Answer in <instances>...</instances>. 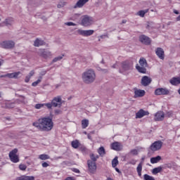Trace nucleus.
I'll return each instance as SVG.
<instances>
[{"instance_id":"nucleus-1","label":"nucleus","mask_w":180,"mask_h":180,"mask_svg":"<svg viewBox=\"0 0 180 180\" xmlns=\"http://www.w3.org/2000/svg\"><path fill=\"white\" fill-rule=\"evenodd\" d=\"M32 125L40 131H50L54 127L53 120L49 117H44L34 122Z\"/></svg>"},{"instance_id":"nucleus-2","label":"nucleus","mask_w":180,"mask_h":180,"mask_svg":"<svg viewBox=\"0 0 180 180\" xmlns=\"http://www.w3.org/2000/svg\"><path fill=\"white\" fill-rule=\"evenodd\" d=\"M82 78L84 84H92L96 78V75H95V72L93 70L90 69L82 73Z\"/></svg>"},{"instance_id":"nucleus-3","label":"nucleus","mask_w":180,"mask_h":180,"mask_svg":"<svg viewBox=\"0 0 180 180\" xmlns=\"http://www.w3.org/2000/svg\"><path fill=\"white\" fill-rule=\"evenodd\" d=\"M81 25L84 26V27H88L89 26L94 25V18H92V17H89V15L82 16Z\"/></svg>"},{"instance_id":"nucleus-4","label":"nucleus","mask_w":180,"mask_h":180,"mask_svg":"<svg viewBox=\"0 0 180 180\" xmlns=\"http://www.w3.org/2000/svg\"><path fill=\"white\" fill-rule=\"evenodd\" d=\"M131 70H133V62L125 61L122 63L120 72H127V71H131Z\"/></svg>"},{"instance_id":"nucleus-5","label":"nucleus","mask_w":180,"mask_h":180,"mask_svg":"<svg viewBox=\"0 0 180 180\" xmlns=\"http://www.w3.org/2000/svg\"><path fill=\"white\" fill-rule=\"evenodd\" d=\"M8 157L12 162H19V155H18V149L15 148L9 153Z\"/></svg>"},{"instance_id":"nucleus-6","label":"nucleus","mask_w":180,"mask_h":180,"mask_svg":"<svg viewBox=\"0 0 180 180\" xmlns=\"http://www.w3.org/2000/svg\"><path fill=\"white\" fill-rule=\"evenodd\" d=\"M162 147V142L161 141H158L152 143L150 148L151 151H158V150H161Z\"/></svg>"},{"instance_id":"nucleus-7","label":"nucleus","mask_w":180,"mask_h":180,"mask_svg":"<svg viewBox=\"0 0 180 180\" xmlns=\"http://www.w3.org/2000/svg\"><path fill=\"white\" fill-rule=\"evenodd\" d=\"M1 46L3 49H11L15 47V42L13 41H4L1 43Z\"/></svg>"},{"instance_id":"nucleus-8","label":"nucleus","mask_w":180,"mask_h":180,"mask_svg":"<svg viewBox=\"0 0 180 180\" xmlns=\"http://www.w3.org/2000/svg\"><path fill=\"white\" fill-rule=\"evenodd\" d=\"M87 165L89 172L91 174L96 172V162H92V160H89L87 161Z\"/></svg>"},{"instance_id":"nucleus-9","label":"nucleus","mask_w":180,"mask_h":180,"mask_svg":"<svg viewBox=\"0 0 180 180\" xmlns=\"http://www.w3.org/2000/svg\"><path fill=\"white\" fill-rule=\"evenodd\" d=\"M95 31L92 30H77L78 34H80L81 36H84L86 37H88V36H92L94 34Z\"/></svg>"},{"instance_id":"nucleus-10","label":"nucleus","mask_w":180,"mask_h":180,"mask_svg":"<svg viewBox=\"0 0 180 180\" xmlns=\"http://www.w3.org/2000/svg\"><path fill=\"white\" fill-rule=\"evenodd\" d=\"M151 81L153 80L150 77H148V76H143L141 79V84L143 86H148V85L151 84Z\"/></svg>"},{"instance_id":"nucleus-11","label":"nucleus","mask_w":180,"mask_h":180,"mask_svg":"<svg viewBox=\"0 0 180 180\" xmlns=\"http://www.w3.org/2000/svg\"><path fill=\"white\" fill-rule=\"evenodd\" d=\"M149 115H150V112H148V111H146L143 109H141L136 114V118L141 119V117H144V116H148Z\"/></svg>"},{"instance_id":"nucleus-12","label":"nucleus","mask_w":180,"mask_h":180,"mask_svg":"<svg viewBox=\"0 0 180 180\" xmlns=\"http://www.w3.org/2000/svg\"><path fill=\"white\" fill-rule=\"evenodd\" d=\"M164 117H165V115L162 111H159L155 114V120L156 122L164 120Z\"/></svg>"},{"instance_id":"nucleus-13","label":"nucleus","mask_w":180,"mask_h":180,"mask_svg":"<svg viewBox=\"0 0 180 180\" xmlns=\"http://www.w3.org/2000/svg\"><path fill=\"white\" fill-rule=\"evenodd\" d=\"M62 103H62L61 97H60V96L55 97L52 100V105L55 108H57V106H61Z\"/></svg>"},{"instance_id":"nucleus-14","label":"nucleus","mask_w":180,"mask_h":180,"mask_svg":"<svg viewBox=\"0 0 180 180\" xmlns=\"http://www.w3.org/2000/svg\"><path fill=\"white\" fill-rule=\"evenodd\" d=\"M20 75V72H16L13 73H8L4 75H1V78H18Z\"/></svg>"},{"instance_id":"nucleus-15","label":"nucleus","mask_w":180,"mask_h":180,"mask_svg":"<svg viewBox=\"0 0 180 180\" xmlns=\"http://www.w3.org/2000/svg\"><path fill=\"white\" fill-rule=\"evenodd\" d=\"M155 95H168L169 94V91L166 89H157L155 91Z\"/></svg>"},{"instance_id":"nucleus-16","label":"nucleus","mask_w":180,"mask_h":180,"mask_svg":"<svg viewBox=\"0 0 180 180\" xmlns=\"http://www.w3.org/2000/svg\"><path fill=\"white\" fill-rule=\"evenodd\" d=\"M39 54L40 56L44 57V58H48V57H51L52 56L51 52H50V51H46L44 49H40Z\"/></svg>"},{"instance_id":"nucleus-17","label":"nucleus","mask_w":180,"mask_h":180,"mask_svg":"<svg viewBox=\"0 0 180 180\" xmlns=\"http://www.w3.org/2000/svg\"><path fill=\"white\" fill-rule=\"evenodd\" d=\"M146 95V91L141 89H135L134 91V98H142Z\"/></svg>"},{"instance_id":"nucleus-18","label":"nucleus","mask_w":180,"mask_h":180,"mask_svg":"<svg viewBox=\"0 0 180 180\" xmlns=\"http://www.w3.org/2000/svg\"><path fill=\"white\" fill-rule=\"evenodd\" d=\"M139 40L143 44H150L151 43V40L150 39V38H148L146 35H141L139 37Z\"/></svg>"},{"instance_id":"nucleus-19","label":"nucleus","mask_w":180,"mask_h":180,"mask_svg":"<svg viewBox=\"0 0 180 180\" xmlns=\"http://www.w3.org/2000/svg\"><path fill=\"white\" fill-rule=\"evenodd\" d=\"M111 148L115 151H120L122 150V144L119 142H115L111 144Z\"/></svg>"},{"instance_id":"nucleus-20","label":"nucleus","mask_w":180,"mask_h":180,"mask_svg":"<svg viewBox=\"0 0 180 180\" xmlns=\"http://www.w3.org/2000/svg\"><path fill=\"white\" fill-rule=\"evenodd\" d=\"M156 54L160 60H164L165 54H164V49L162 48H158L156 49Z\"/></svg>"},{"instance_id":"nucleus-21","label":"nucleus","mask_w":180,"mask_h":180,"mask_svg":"<svg viewBox=\"0 0 180 180\" xmlns=\"http://www.w3.org/2000/svg\"><path fill=\"white\" fill-rule=\"evenodd\" d=\"M89 0H79L76 5L75 6V8H82V6H84L86 2H89Z\"/></svg>"},{"instance_id":"nucleus-22","label":"nucleus","mask_w":180,"mask_h":180,"mask_svg":"<svg viewBox=\"0 0 180 180\" xmlns=\"http://www.w3.org/2000/svg\"><path fill=\"white\" fill-rule=\"evenodd\" d=\"M34 46L35 47H39L40 46H44V41L37 39L34 42Z\"/></svg>"},{"instance_id":"nucleus-23","label":"nucleus","mask_w":180,"mask_h":180,"mask_svg":"<svg viewBox=\"0 0 180 180\" xmlns=\"http://www.w3.org/2000/svg\"><path fill=\"white\" fill-rule=\"evenodd\" d=\"M136 70L139 71V72H141L142 74H146L147 70L146 69V67H143V66H139V65H137L136 66Z\"/></svg>"},{"instance_id":"nucleus-24","label":"nucleus","mask_w":180,"mask_h":180,"mask_svg":"<svg viewBox=\"0 0 180 180\" xmlns=\"http://www.w3.org/2000/svg\"><path fill=\"white\" fill-rule=\"evenodd\" d=\"M16 180H34V177L29 176H22L17 178Z\"/></svg>"},{"instance_id":"nucleus-25","label":"nucleus","mask_w":180,"mask_h":180,"mask_svg":"<svg viewBox=\"0 0 180 180\" xmlns=\"http://www.w3.org/2000/svg\"><path fill=\"white\" fill-rule=\"evenodd\" d=\"M89 126V120L85 119L82 120V129H86Z\"/></svg>"},{"instance_id":"nucleus-26","label":"nucleus","mask_w":180,"mask_h":180,"mask_svg":"<svg viewBox=\"0 0 180 180\" xmlns=\"http://www.w3.org/2000/svg\"><path fill=\"white\" fill-rule=\"evenodd\" d=\"M159 161H161L160 156H157V157L150 158L151 164H157V162H159Z\"/></svg>"},{"instance_id":"nucleus-27","label":"nucleus","mask_w":180,"mask_h":180,"mask_svg":"<svg viewBox=\"0 0 180 180\" xmlns=\"http://www.w3.org/2000/svg\"><path fill=\"white\" fill-rule=\"evenodd\" d=\"M98 153L99 155H101V157H103V155H105V154H106V151L105 150V148H103V146L100 147L98 149Z\"/></svg>"},{"instance_id":"nucleus-28","label":"nucleus","mask_w":180,"mask_h":180,"mask_svg":"<svg viewBox=\"0 0 180 180\" xmlns=\"http://www.w3.org/2000/svg\"><path fill=\"white\" fill-rule=\"evenodd\" d=\"M141 67H147V60L144 58H141L139 60Z\"/></svg>"},{"instance_id":"nucleus-29","label":"nucleus","mask_w":180,"mask_h":180,"mask_svg":"<svg viewBox=\"0 0 180 180\" xmlns=\"http://www.w3.org/2000/svg\"><path fill=\"white\" fill-rule=\"evenodd\" d=\"M161 171H162V167H158L153 169L152 174H153V175H157V174L161 172Z\"/></svg>"},{"instance_id":"nucleus-30","label":"nucleus","mask_w":180,"mask_h":180,"mask_svg":"<svg viewBox=\"0 0 180 180\" xmlns=\"http://www.w3.org/2000/svg\"><path fill=\"white\" fill-rule=\"evenodd\" d=\"M148 13V9H146V10H143V11H139L137 13V15L139 16H141V18H144V15H146V13Z\"/></svg>"},{"instance_id":"nucleus-31","label":"nucleus","mask_w":180,"mask_h":180,"mask_svg":"<svg viewBox=\"0 0 180 180\" xmlns=\"http://www.w3.org/2000/svg\"><path fill=\"white\" fill-rule=\"evenodd\" d=\"M90 158H91L92 162H96V160H98V158H99V156L98 155L91 153L90 155Z\"/></svg>"},{"instance_id":"nucleus-32","label":"nucleus","mask_w":180,"mask_h":180,"mask_svg":"<svg viewBox=\"0 0 180 180\" xmlns=\"http://www.w3.org/2000/svg\"><path fill=\"white\" fill-rule=\"evenodd\" d=\"M39 158L42 160H50V156L49 155L42 154L39 155Z\"/></svg>"},{"instance_id":"nucleus-33","label":"nucleus","mask_w":180,"mask_h":180,"mask_svg":"<svg viewBox=\"0 0 180 180\" xmlns=\"http://www.w3.org/2000/svg\"><path fill=\"white\" fill-rule=\"evenodd\" d=\"M142 169H143V164L140 163L136 168L139 176H141Z\"/></svg>"},{"instance_id":"nucleus-34","label":"nucleus","mask_w":180,"mask_h":180,"mask_svg":"<svg viewBox=\"0 0 180 180\" xmlns=\"http://www.w3.org/2000/svg\"><path fill=\"white\" fill-rule=\"evenodd\" d=\"M72 147H73V148H78L79 147V141H78V140L72 141Z\"/></svg>"},{"instance_id":"nucleus-35","label":"nucleus","mask_w":180,"mask_h":180,"mask_svg":"<svg viewBox=\"0 0 180 180\" xmlns=\"http://www.w3.org/2000/svg\"><path fill=\"white\" fill-rule=\"evenodd\" d=\"M118 164L119 160H117V157H115L112 161V167H113V168H115V167H117Z\"/></svg>"},{"instance_id":"nucleus-36","label":"nucleus","mask_w":180,"mask_h":180,"mask_svg":"<svg viewBox=\"0 0 180 180\" xmlns=\"http://www.w3.org/2000/svg\"><path fill=\"white\" fill-rule=\"evenodd\" d=\"M6 26H9V25H13V18H8L4 22Z\"/></svg>"},{"instance_id":"nucleus-37","label":"nucleus","mask_w":180,"mask_h":180,"mask_svg":"<svg viewBox=\"0 0 180 180\" xmlns=\"http://www.w3.org/2000/svg\"><path fill=\"white\" fill-rule=\"evenodd\" d=\"M41 82V77H40L37 81L36 82H34L32 84V86H37V85H39V84H40Z\"/></svg>"},{"instance_id":"nucleus-38","label":"nucleus","mask_w":180,"mask_h":180,"mask_svg":"<svg viewBox=\"0 0 180 180\" xmlns=\"http://www.w3.org/2000/svg\"><path fill=\"white\" fill-rule=\"evenodd\" d=\"M19 168L21 171H26V168H27V166H26V165L21 164L19 165Z\"/></svg>"},{"instance_id":"nucleus-39","label":"nucleus","mask_w":180,"mask_h":180,"mask_svg":"<svg viewBox=\"0 0 180 180\" xmlns=\"http://www.w3.org/2000/svg\"><path fill=\"white\" fill-rule=\"evenodd\" d=\"M63 59V56H58L53 60V63H57V61H60V60Z\"/></svg>"},{"instance_id":"nucleus-40","label":"nucleus","mask_w":180,"mask_h":180,"mask_svg":"<svg viewBox=\"0 0 180 180\" xmlns=\"http://www.w3.org/2000/svg\"><path fill=\"white\" fill-rule=\"evenodd\" d=\"M41 108H44V104H37L35 105V109H41Z\"/></svg>"},{"instance_id":"nucleus-41","label":"nucleus","mask_w":180,"mask_h":180,"mask_svg":"<svg viewBox=\"0 0 180 180\" xmlns=\"http://www.w3.org/2000/svg\"><path fill=\"white\" fill-rule=\"evenodd\" d=\"M44 106H46V108H48V109H51V108L53 107L52 103H44Z\"/></svg>"},{"instance_id":"nucleus-42","label":"nucleus","mask_w":180,"mask_h":180,"mask_svg":"<svg viewBox=\"0 0 180 180\" xmlns=\"http://www.w3.org/2000/svg\"><path fill=\"white\" fill-rule=\"evenodd\" d=\"M66 25L68 26H76V24L72 22H67Z\"/></svg>"},{"instance_id":"nucleus-43","label":"nucleus","mask_w":180,"mask_h":180,"mask_svg":"<svg viewBox=\"0 0 180 180\" xmlns=\"http://www.w3.org/2000/svg\"><path fill=\"white\" fill-rule=\"evenodd\" d=\"M166 116L167 117H171V116H172V112L169 111V112H167Z\"/></svg>"},{"instance_id":"nucleus-44","label":"nucleus","mask_w":180,"mask_h":180,"mask_svg":"<svg viewBox=\"0 0 180 180\" xmlns=\"http://www.w3.org/2000/svg\"><path fill=\"white\" fill-rule=\"evenodd\" d=\"M30 76H27L25 79V82H29L30 81Z\"/></svg>"},{"instance_id":"nucleus-45","label":"nucleus","mask_w":180,"mask_h":180,"mask_svg":"<svg viewBox=\"0 0 180 180\" xmlns=\"http://www.w3.org/2000/svg\"><path fill=\"white\" fill-rule=\"evenodd\" d=\"M131 154H134V155H137V150L134 149L131 151Z\"/></svg>"},{"instance_id":"nucleus-46","label":"nucleus","mask_w":180,"mask_h":180,"mask_svg":"<svg viewBox=\"0 0 180 180\" xmlns=\"http://www.w3.org/2000/svg\"><path fill=\"white\" fill-rule=\"evenodd\" d=\"M42 167L44 168H47V167H49V165L47 162H44V163H42Z\"/></svg>"},{"instance_id":"nucleus-47","label":"nucleus","mask_w":180,"mask_h":180,"mask_svg":"<svg viewBox=\"0 0 180 180\" xmlns=\"http://www.w3.org/2000/svg\"><path fill=\"white\" fill-rule=\"evenodd\" d=\"M33 75H34V70H32V71L30 72V74H29L28 76H30V77L32 78V77H33Z\"/></svg>"},{"instance_id":"nucleus-48","label":"nucleus","mask_w":180,"mask_h":180,"mask_svg":"<svg viewBox=\"0 0 180 180\" xmlns=\"http://www.w3.org/2000/svg\"><path fill=\"white\" fill-rule=\"evenodd\" d=\"M55 113H56V115H60V114L61 113V110H55Z\"/></svg>"},{"instance_id":"nucleus-49","label":"nucleus","mask_w":180,"mask_h":180,"mask_svg":"<svg viewBox=\"0 0 180 180\" xmlns=\"http://www.w3.org/2000/svg\"><path fill=\"white\" fill-rule=\"evenodd\" d=\"M73 172H76V174H79V169H73Z\"/></svg>"},{"instance_id":"nucleus-50","label":"nucleus","mask_w":180,"mask_h":180,"mask_svg":"<svg viewBox=\"0 0 180 180\" xmlns=\"http://www.w3.org/2000/svg\"><path fill=\"white\" fill-rule=\"evenodd\" d=\"M65 180H75V178H74V177H68Z\"/></svg>"},{"instance_id":"nucleus-51","label":"nucleus","mask_w":180,"mask_h":180,"mask_svg":"<svg viewBox=\"0 0 180 180\" xmlns=\"http://www.w3.org/2000/svg\"><path fill=\"white\" fill-rule=\"evenodd\" d=\"M174 13H175L176 15H179V12H178V11L176 10L174 11Z\"/></svg>"},{"instance_id":"nucleus-52","label":"nucleus","mask_w":180,"mask_h":180,"mask_svg":"<svg viewBox=\"0 0 180 180\" xmlns=\"http://www.w3.org/2000/svg\"><path fill=\"white\" fill-rule=\"evenodd\" d=\"M63 6H64V4H63V6H61L60 4H58V8H61V7H63Z\"/></svg>"},{"instance_id":"nucleus-53","label":"nucleus","mask_w":180,"mask_h":180,"mask_svg":"<svg viewBox=\"0 0 180 180\" xmlns=\"http://www.w3.org/2000/svg\"><path fill=\"white\" fill-rule=\"evenodd\" d=\"M176 20L177 21L180 20V15L176 18Z\"/></svg>"},{"instance_id":"nucleus-54","label":"nucleus","mask_w":180,"mask_h":180,"mask_svg":"<svg viewBox=\"0 0 180 180\" xmlns=\"http://www.w3.org/2000/svg\"><path fill=\"white\" fill-rule=\"evenodd\" d=\"M115 171H117V172H120L118 168H115Z\"/></svg>"},{"instance_id":"nucleus-55","label":"nucleus","mask_w":180,"mask_h":180,"mask_svg":"<svg viewBox=\"0 0 180 180\" xmlns=\"http://www.w3.org/2000/svg\"><path fill=\"white\" fill-rule=\"evenodd\" d=\"M106 180H113V179H110V178H108V179H107Z\"/></svg>"},{"instance_id":"nucleus-56","label":"nucleus","mask_w":180,"mask_h":180,"mask_svg":"<svg viewBox=\"0 0 180 180\" xmlns=\"http://www.w3.org/2000/svg\"><path fill=\"white\" fill-rule=\"evenodd\" d=\"M113 68H116V65H114V66H112Z\"/></svg>"},{"instance_id":"nucleus-57","label":"nucleus","mask_w":180,"mask_h":180,"mask_svg":"<svg viewBox=\"0 0 180 180\" xmlns=\"http://www.w3.org/2000/svg\"><path fill=\"white\" fill-rule=\"evenodd\" d=\"M88 139H91V136L88 135Z\"/></svg>"},{"instance_id":"nucleus-58","label":"nucleus","mask_w":180,"mask_h":180,"mask_svg":"<svg viewBox=\"0 0 180 180\" xmlns=\"http://www.w3.org/2000/svg\"><path fill=\"white\" fill-rule=\"evenodd\" d=\"M2 65V63L0 62V66Z\"/></svg>"},{"instance_id":"nucleus-59","label":"nucleus","mask_w":180,"mask_h":180,"mask_svg":"<svg viewBox=\"0 0 180 180\" xmlns=\"http://www.w3.org/2000/svg\"><path fill=\"white\" fill-rule=\"evenodd\" d=\"M84 134H86V132H84Z\"/></svg>"},{"instance_id":"nucleus-60","label":"nucleus","mask_w":180,"mask_h":180,"mask_svg":"<svg viewBox=\"0 0 180 180\" xmlns=\"http://www.w3.org/2000/svg\"><path fill=\"white\" fill-rule=\"evenodd\" d=\"M0 22H1V18H0Z\"/></svg>"}]
</instances>
